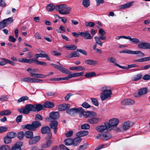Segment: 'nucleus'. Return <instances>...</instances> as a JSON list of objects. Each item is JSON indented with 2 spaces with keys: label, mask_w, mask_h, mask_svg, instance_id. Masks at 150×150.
<instances>
[{
  "label": "nucleus",
  "mask_w": 150,
  "mask_h": 150,
  "mask_svg": "<svg viewBox=\"0 0 150 150\" xmlns=\"http://www.w3.org/2000/svg\"><path fill=\"white\" fill-rule=\"evenodd\" d=\"M101 90H102L100 95L102 100H106L111 97L112 93V91L109 86L103 87L101 88Z\"/></svg>",
  "instance_id": "1"
},
{
  "label": "nucleus",
  "mask_w": 150,
  "mask_h": 150,
  "mask_svg": "<svg viewBox=\"0 0 150 150\" xmlns=\"http://www.w3.org/2000/svg\"><path fill=\"white\" fill-rule=\"evenodd\" d=\"M57 11L61 14L65 15L69 14L71 10V7H67L65 4L57 5L56 7Z\"/></svg>",
  "instance_id": "2"
},
{
  "label": "nucleus",
  "mask_w": 150,
  "mask_h": 150,
  "mask_svg": "<svg viewBox=\"0 0 150 150\" xmlns=\"http://www.w3.org/2000/svg\"><path fill=\"white\" fill-rule=\"evenodd\" d=\"M35 110L34 105L28 104L25 105L24 107L19 109L18 111L21 113L28 114L31 111L34 112Z\"/></svg>",
  "instance_id": "3"
},
{
  "label": "nucleus",
  "mask_w": 150,
  "mask_h": 150,
  "mask_svg": "<svg viewBox=\"0 0 150 150\" xmlns=\"http://www.w3.org/2000/svg\"><path fill=\"white\" fill-rule=\"evenodd\" d=\"M79 113L80 114V117L82 115H83L86 118L91 117L96 115L95 112L91 111H85L82 108H80Z\"/></svg>",
  "instance_id": "4"
},
{
  "label": "nucleus",
  "mask_w": 150,
  "mask_h": 150,
  "mask_svg": "<svg viewBox=\"0 0 150 150\" xmlns=\"http://www.w3.org/2000/svg\"><path fill=\"white\" fill-rule=\"evenodd\" d=\"M111 134L109 132H105L102 134H98L96 136L98 139H102L103 140L107 141L110 139L112 137Z\"/></svg>",
  "instance_id": "5"
},
{
  "label": "nucleus",
  "mask_w": 150,
  "mask_h": 150,
  "mask_svg": "<svg viewBox=\"0 0 150 150\" xmlns=\"http://www.w3.org/2000/svg\"><path fill=\"white\" fill-rule=\"evenodd\" d=\"M13 21V19L11 17L3 20L0 22V29H1L6 27L8 25L12 23Z\"/></svg>",
  "instance_id": "6"
},
{
  "label": "nucleus",
  "mask_w": 150,
  "mask_h": 150,
  "mask_svg": "<svg viewBox=\"0 0 150 150\" xmlns=\"http://www.w3.org/2000/svg\"><path fill=\"white\" fill-rule=\"evenodd\" d=\"M110 126L108 122H106L104 123V125L97 127H96V129L98 132H102L110 129Z\"/></svg>",
  "instance_id": "7"
},
{
  "label": "nucleus",
  "mask_w": 150,
  "mask_h": 150,
  "mask_svg": "<svg viewBox=\"0 0 150 150\" xmlns=\"http://www.w3.org/2000/svg\"><path fill=\"white\" fill-rule=\"evenodd\" d=\"M120 53H125L128 54H140V56L143 57L144 55L141 51L137 50L136 51H133L131 50H121L119 52Z\"/></svg>",
  "instance_id": "8"
},
{
  "label": "nucleus",
  "mask_w": 150,
  "mask_h": 150,
  "mask_svg": "<svg viewBox=\"0 0 150 150\" xmlns=\"http://www.w3.org/2000/svg\"><path fill=\"white\" fill-rule=\"evenodd\" d=\"M80 35L86 39H91L93 38V36L90 34L89 31H86L84 32H80Z\"/></svg>",
  "instance_id": "9"
},
{
  "label": "nucleus",
  "mask_w": 150,
  "mask_h": 150,
  "mask_svg": "<svg viewBox=\"0 0 150 150\" xmlns=\"http://www.w3.org/2000/svg\"><path fill=\"white\" fill-rule=\"evenodd\" d=\"M70 105L68 104H63L59 105L57 106V109L59 111H63L69 108Z\"/></svg>",
  "instance_id": "10"
},
{
  "label": "nucleus",
  "mask_w": 150,
  "mask_h": 150,
  "mask_svg": "<svg viewBox=\"0 0 150 150\" xmlns=\"http://www.w3.org/2000/svg\"><path fill=\"white\" fill-rule=\"evenodd\" d=\"M134 103L135 101L133 100L129 99H125L121 102V104L124 105H131L134 104Z\"/></svg>",
  "instance_id": "11"
},
{
  "label": "nucleus",
  "mask_w": 150,
  "mask_h": 150,
  "mask_svg": "<svg viewBox=\"0 0 150 150\" xmlns=\"http://www.w3.org/2000/svg\"><path fill=\"white\" fill-rule=\"evenodd\" d=\"M133 123L129 121H126L123 123L122 124V128L124 130L128 129L129 128L132 126Z\"/></svg>",
  "instance_id": "12"
},
{
  "label": "nucleus",
  "mask_w": 150,
  "mask_h": 150,
  "mask_svg": "<svg viewBox=\"0 0 150 150\" xmlns=\"http://www.w3.org/2000/svg\"><path fill=\"white\" fill-rule=\"evenodd\" d=\"M119 122L118 119L114 118L109 120L108 124L110 126V128L112 127L116 126L118 124Z\"/></svg>",
  "instance_id": "13"
},
{
  "label": "nucleus",
  "mask_w": 150,
  "mask_h": 150,
  "mask_svg": "<svg viewBox=\"0 0 150 150\" xmlns=\"http://www.w3.org/2000/svg\"><path fill=\"white\" fill-rule=\"evenodd\" d=\"M80 108H73L67 110L66 112L70 115H73L78 112L79 113Z\"/></svg>",
  "instance_id": "14"
},
{
  "label": "nucleus",
  "mask_w": 150,
  "mask_h": 150,
  "mask_svg": "<svg viewBox=\"0 0 150 150\" xmlns=\"http://www.w3.org/2000/svg\"><path fill=\"white\" fill-rule=\"evenodd\" d=\"M58 125V122L56 121H53L51 122L50 124V128L54 129V132L55 134H56L57 132V126Z\"/></svg>",
  "instance_id": "15"
},
{
  "label": "nucleus",
  "mask_w": 150,
  "mask_h": 150,
  "mask_svg": "<svg viewBox=\"0 0 150 150\" xmlns=\"http://www.w3.org/2000/svg\"><path fill=\"white\" fill-rule=\"evenodd\" d=\"M21 142H18L14 145L10 150H21V147L22 146Z\"/></svg>",
  "instance_id": "16"
},
{
  "label": "nucleus",
  "mask_w": 150,
  "mask_h": 150,
  "mask_svg": "<svg viewBox=\"0 0 150 150\" xmlns=\"http://www.w3.org/2000/svg\"><path fill=\"white\" fill-rule=\"evenodd\" d=\"M57 6H55L52 4H48L46 7V8L48 12H51L55 9L57 11Z\"/></svg>",
  "instance_id": "17"
},
{
  "label": "nucleus",
  "mask_w": 150,
  "mask_h": 150,
  "mask_svg": "<svg viewBox=\"0 0 150 150\" xmlns=\"http://www.w3.org/2000/svg\"><path fill=\"white\" fill-rule=\"evenodd\" d=\"M34 106L35 107V111L34 112L37 111H40L41 110H44L45 109V106L43 105L40 104H34Z\"/></svg>",
  "instance_id": "18"
},
{
  "label": "nucleus",
  "mask_w": 150,
  "mask_h": 150,
  "mask_svg": "<svg viewBox=\"0 0 150 150\" xmlns=\"http://www.w3.org/2000/svg\"><path fill=\"white\" fill-rule=\"evenodd\" d=\"M40 136H36L33 137L30 140L29 144H30L32 145L38 142L40 140Z\"/></svg>",
  "instance_id": "19"
},
{
  "label": "nucleus",
  "mask_w": 150,
  "mask_h": 150,
  "mask_svg": "<svg viewBox=\"0 0 150 150\" xmlns=\"http://www.w3.org/2000/svg\"><path fill=\"white\" fill-rule=\"evenodd\" d=\"M27 71L29 72L30 75L31 76L34 77L35 75H34L37 72L38 70L37 69H32L30 68H28L27 69Z\"/></svg>",
  "instance_id": "20"
},
{
  "label": "nucleus",
  "mask_w": 150,
  "mask_h": 150,
  "mask_svg": "<svg viewBox=\"0 0 150 150\" xmlns=\"http://www.w3.org/2000/svg\"><path fill=\"white\" fill-rule=\"evenodd\" d=\"M50 117L52 119H56L59 118V115L57 112H52L49 115Z\"/></svg>",
  "instance_id": "21"
},
{
  "label": "nucleus",
  "mask_w": 150,
  "mask_h": 150,
  "mask_svg": "<svg viewBox=\"0 0 150 150\" xmlns=\"http://www.w3.org/2000/svg\"><path fill=\"white\" fill-rule=\"evenodd\" d=\"M81 139L79 137H76L72 139V144L73 146H78L81 143Z\"/></svg>",
  "instance_id": "22"
},
{
  "label": "nucleus",
  "mask_w": 150,
  "mask_h": 150,
  "mask_svg": "<svg viewBox=\"0 0 150 150\" xmlns=\"http://www.w3.org/2000/svg\"><path fill=\"white\" fill-rule=\"evenodd\" d=\"M80 56V54L79 53L74 52L67 54L66 57L68 58H71L73 57H79Z\"/></svg>",
  "instance_id": "23"
},
{
  "label": "nucleus",
  "mask_w": 150,
  "mask_h": 150,
  "mask_svg": "<svg viewBox=\"0 0 150 150\" xmlns=\"http://www.w3.org/2000/svg\"><path fill=\"white\" fill-rule=\"evenodd\" d=\"M88 134V132L87 131L83 130L77 132L76 135L79 137H82L87 135Z\"/></svg>",
  "instance_id": "24"
},
{
  "label": "nucleus",
  "mask_w": 150,
  "mask_h": 150,
  "mask_svg": "<svg viewBox=\"0 0 150 150\" xmlns=\"http://www.w3.org/2000/svg\"><path fill=\"white\" fill-rule=\"evenodd\" d=\"M34 78L30 77L23 78L21 79L22 82H27L30 83H34Z\"/></svg>",
  "instance_id": "25"
},
{
  "label": "nucleus",
  "mask_w": 150,
  "mask_h": 150,
  "mask_svg": "<svg viewBox=\"0 0 150 150\" xmlns=\"http://www.w3.org/2000/svg\"><path fill=\"white\" fill-rule=\"evenodd\" d=\"M139 43L138 45V48L142 49H147L149 43L147 42H142Z\"/></svg>",
  "instance_id": "26"
},
{
  "label": "nucleus",
  "mask_w": 150,
  "mask_h": 150,
  "mask_svg": "<svg viewBox=\"0 0 150 150\" xmlns=\"http://www.w3.org/2000/svg\"><path fill=\"white\" fill-rule=\"evenodd\" d=\"M150 60V57H145L138 59H135L134 60V62H142Z\"/></svg>",
  "instance_id": "27"
},
{
  "label": "nucleus",
  "mask_w": 150,
  "mask_h": 150,
  "mask_svg": "<svg viewBox=\"0 0 150 150\" xmlns=\"http://www.w3.org/2000/svg\"><path fill=\"white\" fill-rule=\"evenodd\" d=\"M41 132L43 134H46L50 132V129L48 126H44L42 127L41 129Z\"/></svg>",
  "instance_id": "28"
},
{
  "label": "nucleus",
  "mask_w": 150,
  "mask_h": 150,
  "mask_svg": "<svg viewBox=\"0 0 150 150\" xmlns=\"http://www.w3.org/2000/svg\"><path fill=\"white\" fill-rule=\"evenodd\" d=\"M132 2L128 3L118 6L119 9H122L130 7L132 5Z\"/></svg>",
  "instance_id": "29"
},
{
  "label": "nucleus",
  "mask_w": 150,
  "mask_h": 150,
  "mask_svg": "<svg viewBox=\"0 0 150 150\" xmlns=\"http://www.w3.org/2000/svg\"><path fill=\"white\" fill-rule=\"evenodd\" d=\"M99 121V118L93 117L88 119L87 122L91 124H95L97 123Z\"/></svg>",
  "instance_id": "30"
},
{
  "label": "nucleus",
  "mask_w": 150,
  "mask_h": 150,
  "mask_svg": "<svg viewBox=\"0 0 150 150\" xmlns=\"http://www.w3.org/2000/svg\"><path fill=\"white\" fill-rule=\"evenodd\" d=\"M148 88L146 87L143 88L139 90V93L141 96L146 94L148 92Z\"/></svg>",
  "instance_id": "31"
},
{
  "label": "nucleus",
  "mask_w": 150,
  "mask_h": 150,
  "mask_svg": "<svg viewBox=\"0 0 150 150\" xmlns=\"http://www.w3.org/2000/svg\"><path fill=\"white\" fill-rule=\"evenodd\" d=\"M85 62L87 64L90 65H96L98 63L97 61L92 59H87L86 60Z\"/></svg>",
  "instance_id": "32"
},
{
  "label": "nucleus",
  "mask_w": 150,
  "mask_h": 150,
  "mask_svg": "<svg viewBox=\"0 0 150 150\" xmlns=\"http://www.w3.org/2000/svg\"><path fill=\"white\" fill-rule=\"evenodd\" d=\"M127 39L129 40L132 43L137 44L140 42L139 40L136 38H131L130 36L127 37Z\"/></svg>",
  "instance_id": "33"
},
{
  "label": "nucleus",
  "mask_w": 150,
  "mask_h": 150,
  "mask_svg": "<svg viewBox=\"0 0 150 150\" xmlns=\"http://www.w3.org/2000/svg\"><path fill=\"white\" fill-rule=\"evenodd\" d=\"M44 105L45 106V108H52L54 106V103L52 102L46 101L44 104Z\"/></svg>",
  "instance_id": "34"
},
{
  "label": "nucleus",
  "mask_w": 150,
  "mask_h": 150,
  "mask_svg": "<svg viewBox=\"0 0 150 150\" xmlns=\"http://www.w3.org/2000/svg\"><path fill=\"white\" fill-rule=\"evenodd\" d=\"M11 113V111L8 110H4L0 112V116L9 115Z\"/></svg>",
  "instance_id": "35"
},
{
  "label": "nucleus",
  "mask_w": 150,
  "mask_h": 150,
  "mask_svg": "<svg viewBox=\"0 0 150 150\" xmlns=\"http://www.w3.org/2000/svg\"><path fill=\"white\" fill-rule=\"evenodd\" d=\"M69 69L72 70H77L82 71L85 69V68L83 67L82 66H76L71 67Z\"/></svg>",
  "instance_id": "36"
},
{
  "label": "nucleus",
  "mask_w": 150,
  "mask_h": 150,
  "mask_svg": "<svg viewBox=\"0 0 150 150\" xmlns=\"http://www.w3.org/2000/svg\"><path fill=\"white\" fill-rule=\"evenodd\" d=\"M19 62L29 64H31L33 63L32 59H28L25 58H22L21 59L19 60Z\"/></svg>",
  "instance_id": "37"
},
{
  "label": "nucleus",
  "mask_w": 150,
  "mask_h": 150,
  "mask_svg": "<svg viewBox=\"0 0 150 150\" xmlns=\"http://www.w3.org/2000/svg\"><path fill=\"white\" fill-rule=\"evenodd\" d=\"M25 137L28 138H30L33 136V132L30 131H28L25 132Z\"/></svg>",
  "instance_id": "38"
},
{
  "label": "nucleus",
  "mask_w": 150,
  "mask_h": 150,
  "mask_svg": "<svg viewBox=\"0 0 150 150\" xmlns=\"http://www.w3.org/2000/svg\"><path fill=\"white\" fill-rule=\"evenodd\" d=\"M32 123L35 130H36L38 127L41 126V123L38 121H33Z\"/></svg>",
  "instance_id": "39"
},
{
  "label": "nucleus",
  "mask_w": 150,
  "mask_h": 150,
  "mask_svg": "<svg viewBox=\"0 0 150 150\" xmlns=\"http://www.w3.org/2000/svg\"><path fill=\"white\" fill-rule=\"evenodd\" d=\"M24 128L26 129H28L32 131L35 130L34 127L33 125V123L32 122L31 124H27L24 126Z\"/></svg>",
  "instance_id": "40"
},
{
  "label": "nucleus",
  "mask_w": 150,
  "mask_h": 150,
  "mask_svg": "<svg viewBox=\"0 0 150 150\" xmlns=\"http://www.w3.org/2000/svg\"><path fill=\"white\" fill-rule=\"evenodd\" d=\"M94 38L95 40L96 44L102 47L103 45V42L101 41L100 39L99 38V37L95 36L94 37Z\"/></svg>",
  "instance_id": "41"
},
{
  "label": "nucleus",
  "mask_w": 150,
  "mask_h": 150,
  "mask_svg": "<svg viewBox=\"0 0 150 150\" xmlns=\"http://www.w3.org/2000/svg\"><path fill=\"white\" fill-rule=\"evenodd\" d=\"M82 4L84 7L87 8L90 5V1L89 0H83Z\"/></svg>",
  "instance_id": "42"
},
{
  "label": "nucleus",
  "mask_w": 150,
  "mask_h": 150,
  "mask_svg": "<svg viewBox=\"0 0 150 150\" xmlns=\"http://www.w3.org/2000/svg\"><path fill=\"white\" fill-rule=\"evenodd\" d=\"M65 144L67 146H69L72 145V139L71 138H67L64 140Z\"/></svg>",
  "instance_id": "43"
},
{
  "label": "nucleus",
  "mask_w": 150,
  "mask_h": 150,
  "mask_svg": "<svg viewBox=\"0 0 150 150\" xmlns=\"http://www.w3.org/2000/svg\"><path fill=\"white\" fill-rule=\"evenodd\" d=\"M59 70L63 73L66 74H70L71 73V72L69 71L65 68H63L61 66Z\"/></svg>",
  "instance_id": "44"
},
{
  "label": "nucleus",
  "mask_w": 150,
  "mask_h": 150,
  "mask_svg": "<svg viewBox=\"0 0 150 150\" xmlns=\"http://www.w3.org/2000/svg\"><path fill=\"white\" fill-rule=\"evenodd\" d=\"M108 61L110 63H113L116 66H117V64H118L116 63V59L114 57H112L108 58Z\"/></svg>",
  "instance_id": "45"
},
{
  "label": "nucleus",
  "mask_w": 150,
  "mask_h": 150,
  "mask_svg": "<svg viewBox=\"0 0 150 150\" xmlns=\"http://www.w3.org/2000/svg\"><path fill=\"white\" fill-rule=\"evenodd\" d=\"M96 76V74L94 72H89L85 75V76L86 78H91Z\"/></svg>",
  "instance_id": "46"
},
{
  "label": "nucleus",
  "mask_w": 150,
  "mask_h": 150,
  "mask_svg": "<svg viewBox=\"0 0 150 150\" xmlns=\"http://www.w3.org/2000/svg\"><path fill=\"white\" fill-rule=\"evenodd\" d=\"M6 135L12 139L13 138L16 137V134L15 132H8Z\"/></svg>",
  "instance_id": "47"
},
{
  "label": "nucleus",
  "mask_w": 150,
  "mask_h": 150,
  "mask_svg": "<svg viewBox=\"0 0 150 150\" xmlns=\"http://www.w3.org/2000/svg\"><path fill=\"white\" fill-rule=\"evenodd\" d=\"M52 144V141L49 140L47 142L42 145V147L43 148H47L50 146Z\"/></svg>",
  "instance_id": "48"
},
{
  "label": "nucleus",
  "mask_w": 150,
  "mask_h": 150,
  "mask_svg": "<svg viewBox=\"0 0 150 150\" xmlns=\"http://www.w3.org/2000/svg\"><path fill=\"white\" fill-rule=\"evenodd\" d=\"M40 57L41 58H45L48 60L50 61V59L49 56L46 53L39 54Z\"/></svg>",
  "instance_id": "49"
},
{
  "label": "nucleus",
  "mask_w": 150,
  "mask_h": 150,
  "mask_svg": "<svg viewBox=\"0 0 150 150\" xmlns=\"http://www.w3.org/2000/svg\"><path fill=\"white\" fill-rule=\"evenodd\" d=\"M28 100V98L26 96H23L20 98L17 101V103H19L21 102Z\"/></svg>",
  "instance_id": "50"
},
{
  "label": "nucleus",
  "mask_w": 150,
  "mask_h": 150,
  "mask_svg": "<svg viewBox=\"0 0 150 150\" xmlns=\"http://www.w3.org/2000/svg\"><path fill=\"white\" fill-rule=\"evenodd\" d=\"M11 141V139L8 137L7 135L4 138V142L6 144H8L10 143Z\"/></svg>",
  "instance_id": "51"
},
{
  "label": "nucleus",
  "mask_w": 150,
  "mask_h": 150,
  "mask_svg": "<svg viewBox=\"0 0 150 150\" xmlns=\"http://www.w3.org/2000/svg\"><path fill=\"white\" fill-rule=\"evenodd\" d=\"M8 98V95H2L0 96V101L3 102L6 101Z\"/></svg>",
  "instance_id": "52"
},
{
  "label": "nucleus",
  "mask_w": 150,
  "mask_h": 150,
  "mask_svg": "<svg viewBox=\"0 0 150 150\" xmlns=\"http://www.w3.org/2000/svg\"><path fill=\"white\" fill-rule=\"evenodd\" d=\"M24 136L25 133L23 132H20L18 133L17 137L19 139L22 140Z\"/></svg>",
  "instance_id": "53"
},
{
  "label": "nucleus",
  "mask_w": 150,
  "mask_h": 150,
  "mask_svg": "<svg viewBox=\"0 0 150 150\" xmlns=\"http://www.w3.org/2000/svg\"><path fill=\"white\" fill-rule=\"evenodd\" d=\"M92 103L96 106H98L99 103L97 99L95 98H91Z\"/></svg>",
  "instance_id": "54"
},
{
  "label": "nucleus",
  "mask_w": 150,
  "mask_h": 150,
  "mask_svg": "<svg viewBox=\"0 0 150 150\" xmlns=\"http://www.w3.org/2000/svg\"><path fill=\"white\" fill-rule=\"evenodd\" d=\"M35 75V76H34V77L36 78H43L46 77V76L40 74L36 73Z\"/></svg>",
  "instance_id": "55"
},
{
  "label": "nucleus",
  "mask_w": 150,
  "mask_h": 150,
  "mask_svg": "<svg viewBox=\"0 0 150 150\" xmlns=\"http://www.w3.org/2000/svg\"><path fill=\"white\" fill-rule=\"evenodd\" d=\"M88 144H85L83 145L80 146L79 149V150H84L87 148Z\"/></svg>",
  "instance_id": "56"
},
{
  "label": "nucleus",
  "mask_w": 150,
  "mask_h": 150,
  "mask_svg": "<svg viewBox=\"0 0 150 150\" xmlns=\"http://www.w3.org/2000/svg\"><path fill=\"white\" fill-rule=\"evenodd\" d=\"M34 56L35 57V58H33L32 59L33 63L34 62L36 63L37 62V61H38L39 60L38 59V58L40 57L38 54H35Z\"/></svg>",
  "instance_id": "57"
},
{
  "label": "nucleus",
  "mask_w": 150,
  "mask_h": 150,
  "mask_svg": "<svg viewBox=\"0 0 150 150\" xmlns=\"http://www.w3.org/2000/svg\"><path fill=\"white\" fill-rule=\"evenodd\" d=\"M90 128V126L87 124H84L81 125V128L82 129H88Z\"/></svg>",
  "instance_id": "58"
},
{
  "label": "nucleus",
  "mask_w": 150,
  "mask_h": 150,
  "mask_svg": "<svg viewBox=\"0 0 150 150\" xmlns=\"http://www.w3.org/2000/svg\"><path fill=\"white\" fill-rule=\"evenodd\" d=\"M3 61H1L0 62V65L1 66H4L7 64V59L6 58H2V59Z\"/></svg>",
  "instance_id": "59"
},
{
  "label": "nucleus",
  "mask_w": 150,
  "mask_h": 150,
  "mask_svg": "<svg viewBox=\"0 0 150 150\" xmlns=\"http://www.w3.org/2000/svg\"><path fill=\"white\" fill-rule=\"evenodd\" d=\"M142 74H139L137 75L134 77V81H137L140 79L142 77Z\"/></svg>",
  "instance_id": "60"
},
{
  "label": "nucleus",
  "mask_w": 150,
  "mask_h": 150,
  "mask_svg": "<svg viewBox=\"0 0 150 150\" xmlns=\"http://www.w3.org/2000/svg\"><path fill=\"white\" fill-rule=\"evenodd\" d=\"M0 150H10V148L8 145H5L1 147Z\"/></svg>",
  "instance_id": "61"
},
{
  "label": "nucleus",
  "mask_w": 150,
  "mask_h": 150,
  "mask_svg": "<svg viewBox=\"0 0 150 150\" xmlns=\"http://www.w3.org/2000/svg\"><path fill=\"white\" fill-rule=\"evenodd\" d=\"M82 106L86 108H88L91 107L90 105L86 102H84L82 104Z\"/></svg>",
  "instance_id": "62"
},
{
  "label": "nucleus",
  "mask_w": 150,
  "mask_h": 150,
  "mask_svg": "<svg viewBox=\"0 0 150 150\" xmlns=\"http://www.w3.org/2000/svg\"><path fill=\"white\" fill-rule=\"evenodd\" d=\"M7 129V127H0V133H3L6 131Z\"/></svg>",
  "instance_id": "63"
},
{
  "label": "nucleus",
  "mask_w": 150,
  "mask_h": 150,
  "mask_svg": "<svg viewBox=\"0 0 150 150\" xmlns=\"http://www.w3.org/2000/svg\"><path fill=\"white\" fill-rule=\"evenodd\" d=\"M23 116L22 115H18L16 118V121L18 123L21 122L22 120Z\"/></svg>",
  "instance_id": "64"
}]
</instances>
